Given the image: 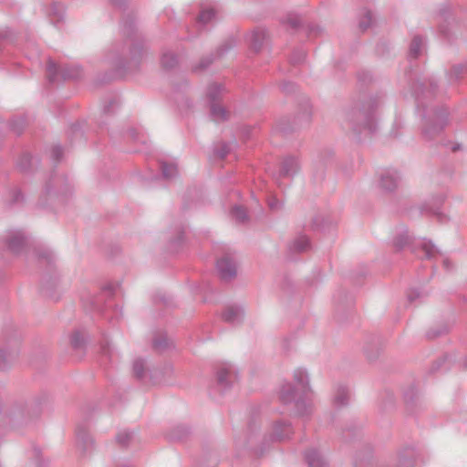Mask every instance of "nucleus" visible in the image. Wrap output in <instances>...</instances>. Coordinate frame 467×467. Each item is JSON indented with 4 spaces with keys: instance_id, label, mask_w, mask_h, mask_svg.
<instances>
[{
    "instance_id": "6e6d98bb",
    "label": "nucleus",
    "mask_w": 467,
    "mask_h": 467,
    "mask_svg": "<svg viewBox=\"0 0 467 467\" xmlns=\"http://www.w3.org/2000/svg\"><path fill=\"white\" fill-rule=\"evenodd\" d=\"M114 286L112 285H109L104 287L103 294H105L107 296H110L114 293Z\"/></svg>"
},
{
    "instance_id": "37998d69",
    "label": "nucleus",
    "mask_w": 467,
    "mask_h": 467,
    "mask_svg": "<svg viewBox=\"0 0 467 467\" xmlns=\"http://www.w3.org/2000/svg\"><path fill=\"white\" fill-rule=\"evenodd\" d=\"M420 212L423 213H432L434 215H436L438 217V219L442 222L443 221V218H445V215H443L441 212H440V207L439 206H436V207H428L426 204L422 205L421 208H420Z\"/></svg>"
},
{
    "instance_id": "c03bdc74",
    "label": "nucleus",
    "mask_w": 467,
    "mask_h": 467,
    "mask_svg": "<svg viewBox=\"0 0 467 467\" xmlns=\"http://www.w3.org/2000/svg\"><path fill=\"white\" fill-rule=\"evenodd\" d=\"M64 181L61 177L52 176L49 181L47 182L45 187V192L49 195L54 192V187L57 185V182Z\"/></svg>"
},
{
    "instance_id": "a19ab883",
    "label": "nucleus",
    "mask_w": 467,
    "mask_h": 467,
    "mask_svg": "<svg viewBox=\"0 0 467 467\" xmlns=\"http://www.w3.org/2000/svg\"><path fill=\"white\" fill-rule=\"evenodd\" d=\"M37 257L39 260H45L47 264H52L55 261L53 252L47 248L37 251Z\"/></svg>"
},
{
    "instance_id": "13d9d810",
    "label": "nucleus",
    "mask_w": 467,
    "mask_h": 467,
    "mask_svg": "<svg viewBox=\"0 0 467 467\" xmlns=\"http://www.w3.org/2000/svg\"><path fill=\"white\" fill-rule=\"evenodd\" d=\"M439 31L440 33L444 36V37H449V30L447 28V26H442L441 25L440 27H439Z\"/></svg>"
},
{
    "instance_id": "20e7f679",
    "label": "nucleus",
    "mask_w": 467,
    "mask_h": 467,
    "mask_svg": "<svg viewBox=\"0 0 467 467\" xmlns=\"http://www.w3.org/2000/svg\"><path fill=\"white\" fill-rule=\"evenodd\" d=\"M379 105L380 98H370L362 109L347 110L344 115V127L351 130L358 140L375 134L378 130L375 110Z\"/></svg>"
},
{
    "instance_id": "8fccbe9b",
    "label": "nucleus",
    "mask_w": 467,
    "mask_h": 467,
    "mask_svg": "<svg viewBox=\"0 0 467 467\" xmlns=\"http://www.w3.org/2000/svg\"><path fill=\"white\" fill-rule=\"evenodd\" d=\"M408 300L410 303H413L416 299L420 298L422 296V293L418 289H410L407 294Z\"/></svg>"
},
{
    "instance_id": "7ed1b4c3",
    "label": "nucleus",
    "mask_w": 467,
    "mask_h": 467,
    "mask_svg": "<svg viewBox=\"0 0 467 467\" xmlns=\"http://www.w3.org/2000/svg\"><path fill=\"white\" fill-rule=\"evenodd\" d=\"M296 386L289 382L282 385L279 391V399L284 404H295V413L304 417L311 412V405L307 402L310 393L309 376L306 369L296 368L293 373Z\"/></svg>"
},
{
    "instance_id": "a878e982",
    "label": "nucleus",
    "mask_w": 467,
    "mask_h": 467,
    "mask_svg": "<svg viewBox=\"0 0 467 467\" xmlns=\"http://www.w3.org/2000/svg\"><path fill=\"white\" fill-rule=\"evenodd\" d=\"M161 64L165 69H172L178 64V57L173 52L164 51L161 57Z\"/></svg>"
},
{
    "instance_id": "c756f323",
    "label": "nucleus",
    "mask_w": 467,
    "mask_h": 467,
    "mask_svg": "<svg viewBox=\"0 0 467 467\" xmlns=\"http://www.w3.org/2000/svg\"><path fill=\"white\" fill-rule=\"evenodd\" d=\"M26 126V119L23 116L16 117L9 122V128L16 134L19 135L22 133Z\"/></svg>"
},
{
    "instance_id": "2f4dec72",
    "label": "nucleus",
    "mask_w": 467,
    "mask_h": 467,
    "mask_svg": "<svg viewBox=\"0 0 467 467\" xmlns=\"http://www.w3.org/2000/svg\"><path fill=\"white\" fill-rule=\"evenodd\" d=\"M466 65H456L448 73L449 83H455L462 76V74L466 70Z\"/></svg>"
},
{
    "instance_id": "69168bd1",
    "label": "nucleus",
    "mask_w": 467,
    "mask_h": 467,
    "mask_svg": "<svg viewBox=\"0 0 467 467\" xmlns=\"http://www.w3.org/2000/svg\"><path fill=\"white\" fill-rule=\"evenodd\" d=\"M441 334V332H431V333H429L428 336L430 337H437Z\"/></svg>"
},
{
    "instance_id": "ea45409f",
    "label": "nucleus",
    "mask_w": 467,
    "mask_h": 467,
    "mask_svg": "<svg viewBox=\"0 0 467 467\" xmlns=\"http://www.w3.org/2000/svg\"><path fill=\"white\" fill-rule=\"evenodd\" d=\"M234 46V40L233 38L227 39L223 44H222L217 51L214 57H221L225 53H227L231 48Z\"/></svg>"
},
{
    "instance_id": "473e14b6",
    "label": "nucleus",
    "mask_w": 467,
    "mask_h": 467,
    "mask_svg": "<svg viewBox=\"0 0 467 467\" xmlns=\"http://www.w3.org/2000/svg\"><path fill=\"white\" fill-rule=\"evenodd\" d=\"M232 216L237 223H245L248 219L246 211L240 205H234L231 211Z\"/></svg>"
},
{
    "instance_id": "5701e85b",
    "label": "nucleus",
    "mask_w": 467,
    "mask_h": 467,
    "mask_svg": "<svg viewBox=\"0 0 467 467\" xmlns=\"http://www.w3.org/2000/svg\"><path fill=\"white\" fill-rule=\"evenodd\" d=\"M310 248L309 239L306 235L297 236L289 245L292 253H303Z\"/></svg>"
},
{
    "instance_id": "423d86ee",
    "label": "nucleus",
    "mask_w": 467,
    "mask_h": 467,
    "mask_svg": "<svg viewBox=\"0 0 467 467\" xmlns=\"http://www.w3.org/2000/svg\"><path fill=\"white\" fill-rule=\"evenodd\" d=\"M5 245L11 254L15 255L22 254L28 245L27 235L22 230H11L5 237Z\"/></svg>"
},
{
    "instance_id": "4c0bfd02",
    "label": "nucleus",
    "mask_w": 467,
    "mask_h": 467,
    "mask_svg": "<svg viewBox=\"0 0 467 467\" xmlns=\"http://www.w3.org/2000/svg\"><path fill=\"white\" fill-rule=\"evenodd\" d=\"M70 343L74 349H81L85 345V340L80 332L76 331L71 335Z\"/></svg>"
},
{
    "instance_id": "79ce46f5",
    "label": "nucleus",
    "mask_w": 467,
    "mask_h": 467,
    "mask_svg": "<svg viewBox=\"0 0 467 467\" xmlns=\"http://www.w3.org/2000/svg\"><path fill=\"white\" fill-rule=\"evenodd\" d=\"M153 348L158 351H163L169 348V340L166 336H162L153 340Z\"/></svg>"
},
{
    "instance_id": "e2e57ef3",
    "label": "nucleus",
    "mask_w": 467,
    "mask_h": 467,
    "mask_svg": "<svg viewBox=\"0 0 467 467\" xmlns=\"http://www.w3.org/2000/svg\"><path fill=\"white\" fill-rule=\"evenodd\" d=\"M406 78H408V81L410 83L413 80V76L411 70L406 74Z\"/></svg>"
},
{
    "instance_id": "39448f33",
    "label": "nucleus",
    "mask_w": 467,
    "mask_h": 467,
    "mask_svg": "<svg viewBox=\"0 0 467 467\" xmlns=\"http://www.w3.org/2000/svg\"><path fill=\"white\" fill-rule=\"evenodd\" d=\"M224 91V87L217 83H213L207 88L206 95L210 102V115L216 122L226 120L228 118V112L219 104Z\"/></svg>"
},
{
    "instance_id": "c9c22d12",
    "label": "nucleus",
    "mask_w": 467,
    "mask_h": 467,
    "mask_svg": "<svg viewBox=\"0 0 467 467\" xmlns=\"http://www.w3.org/2000/svg\"><path fill=\"white\" fill-rule=\"evenodd\" d=\"M129 136L135 141L146 144L147 137L139 128H132L129 130Z\"/></svg>"
},
{
    "instance_id": "0e129e2a",
    "label": "nucleus",
    "mask_w": 467,
    "mask_h": 467,
    "mask_svg": "<svg viewBox=\"0 0 467 467\" xmlns=\"http://www.w3.org/2000/svg\"><path fill=\"white\" fill-rule=\"evenodd\" d=\"M461 148V145L460 144H454L452 147H451V150L452 151H456L458 150H460Z\"/></svg>"
},
{
    "instance_id": "72a5a7b5",
    "label": "nucleus",
    "mask_w": 467,
    "mask_h": 467,
    "mask_svg": "<svg viewBox=\"0 0 467 467\" xmlns=\"http://www.w3.org/2000/svg\"><path fill=\"white\" fill-rule=\"evenodd\" d=\"M409 239L410 237L408 234L402 233L394 238L393 245L397 249V251H400L409 244Z\"/></svg>"
},
{
    "instance_id": "f03ea898",
    "label": "nucleus",
    "mask_w": 467,
    "mask_h": 467,
    "mask_svg": "<svg viewBox=\"0 0 467 467\" xmlns=\"http://www.w3.org/2000/svg\"><path fill=\"white\" fill-rule=\"evenodd\" d=\"M120 30L125 41L121 47H113L112 63L119 70H125L126 64L130 68L140 63L145 55V42L138 32L132 17H127L121 22Z\"/></svg>"
},
{
    "instance_id": "6ab92c4d",
    "label": "nucleus",
    "mask_w": 467,
    "mask_h": 467,
    "mask_svg": "<svg viewBox=\"0 0 467 467\" xmlns=\"http://www.w3.org/2000/svg\"><path fill=\"white\" fill-rule=\"evenodd\" d=\"M218 19L217 12L214 8H207L201 11L197 25L199 27H204L213 25Z\"/></svg>"
},
{
    "instance_id": "4468645a",
    "label": "nucleus",
    "mask_w": 467,
    "mask_h": 467,
    "mask_svg": "<svg viewBox=\"0 0 467 467\" xmlns=\"http://www.w3.org/2000/svg\"><path fill=\"white\" fill-rule=\"evenodd\" d=\"M76 438L78 446L84 452H87L93 445V440L84 426H78L76 430Z\"/></svg>"
},
{
    "instance_id": "a211bd4d",
    "label": "nucleus",
    "mask_w": 467,
    "mask_h": 467,
    "mask_svg": "<svg viewBox=\"0 0 467 467\" xmlns=\"http://www.w3.org/2000/svg\"><path fill=\"white\" fill-rule=\"evenodd\" d=\"M425 48V40L420 36H415L411 43L410 45L409 49V58L410 63L412 62V59H416L419 57L424 51Z\"/></svg>"
},
{
    "instance_id": "7c9ffc66",
    "label": "nucleus",
    "mask_w": 467,
    "mask_h": 467,
    "mask_svg": "<svg viewBox=\"0 0 467 467\" xmlns=\"http://www.w3.org/2000/svg\"><path fill=\"white\" fill-rule=\"evenodd\" d=\"M373 23V15L370 10L364 9L362 12V17H360L358 26L362 31L367 30Z\"/></svg>"
},
{
    "instance_id": "9b49d317",
    "label": "nucleus",
    "mask_w": 467,
    "mask_h": 467,
    "mask_svg": "<svg viewBox=\"0 0 467 467\" xmlns=\"http://www.w3.org/2000/svg\"><path fill=\"white\" fill-rule=\"evenodd\" d=\"M244 315V308L238 305H230L222 314L223 319L232 325L240 323Z\"/></svg>"
},
{
    "instance_id": "ddd939ff",
    "label": "nucleus",
    "mask_w": 467,
    "mask_h": 467,
    "mask_svg": "<svg viewBox=\"0 0 467 467\" xmlns=\"http://www.w3.org/2000/svg\"><path fill=\"white\" fill-rule=\"evenodd\" d=\"M417 246L419 248V252H416L417 254L426 259H434L440 254L439 249L430 240H420Z\"/></svg>"
},
{
    "instance_id": "f704fd0d",
    "label": "nucleus",
    "mask_w": 467,
    "mask_h": 467,
    "mask_svg": "<svg viewBox=\"0 0 467 467\" xmlns=\"http://www.w3.org/2000/svg\"><path fill=\"white\" fill-rule=\"evenodd\" d=\"M133 372L136 378L142 379L145 375V361L142 358L135 359L133 362Z\"/></svg>"
},
{
    "instance_id": "aec40b11",
    "label": "nucleus",
    "mask_w": 467,
    "mask_h": 467,
    "mask_svg": "<svg viewBox=\"0 0 467 467\" xmlns=\"http://www.w3.org/2000/svg\"><path fill=\"white\" fill-rule=\"evenodd\" d=\"M350 399V391L347 386L339 385L334 397V405L336 407H343L348 404Z\"/></svg>"
},
{
    "instance_id": "f257e3e1",
    "label": "nucleus",
    "mask_w": 467,
    "mask_h": 467,
    "mask_svg": "<svg viewBox=\"0 0 467 467\" xmlns=\"http://www.w3.org/2000/svg\"><path fill=\"white\" fill-rule=\"evenodd\" d=\"M411 95L415 98L417 108L423 110L422 136L427 140L438 137L448 124V111L444 108L425 109L424 99H430L435 96L437 83L434 78H429L424 82L411 83Z\"/></svg>"
},
{
    "instance_id": "2eb2a0df",
    "label": "nucleus",
    "mask_w": 467,
    "mask_h": 467,
    "mask_svg": "<svg viewBox=\"0 0 467 467\" xmlns=\"http://www.w3.org/2000/svg\"><path fill=\"white\" fill-rule=\"evenodd\" d=\"M305 459L308 467H325L326 458L317 449H309L305 452Z\"/></svg>"
},
{
    "instance_id": "774afa93",
    "label": "nucleus",
    "mask_w": 467,
    "mask_h": 467,
    "mask_svg": "<svg viewBox=\"0 0 467 467\" xmlns=\"http://www.w3.org/2000/svg\"><path fill=\"white\" fill-rule=\"evenodd\" d=\"M463 367L467 368V357L464 358Z\"/></svg>"
},
{
    "instance_id": "58836bf2",
    "label": "nucleus",
    "mask_w": 467,
    "mask_h": 467,
    "mask_svg": "<svg viewBox=\"0 0 467 467\" xmlns=\"http://www.w3.org/2000/svg\"><path fill=\"white\" fill-rule=\"evenodd\" d=\"M306 53L303 48L296 49L290 57V62L293 65H298L306 59Z\"/></svg>"
},
{
    "instance_id": "de8ad7c7",
    "label": "nucleus",
    "mask_w": 467,
    "mask_h": 467,
    "mask_svg": "<svg viewBox=\"0 0 467 467\" xmlns=\"http://www.w3.org/2000/svg\"><path fill=\"white\" fill-rule=\"evenodd\" d=\"M213 59H214L213 56H212L211 57H209L202 58L200 61V63L193 67V71L197 72V71L207 68L212 64Z\"/></svg>"
},
{
    "instance_id": "cd10ccee",
    "label": "nucleus",
    "mask_w": 467,
    "mask_h": 467,
    "mask_svg": "<svg viewBox=\"0 0 467 467\" xmlns=\"http://www.w3.org/2000/svg\"><path fill=\"white\" fill-rule=\"evenodd\" d=\"M35 161V158L30 153H23L17 161V166L22 171H28L33 162Z\"/></svg>"
},
{
    "instance_id": "5fc2aeb1",
    "label": "nucleus",
    "mask_w": 467,
    "mask_h": 467,
    "mask_svg": "<svg viewBox=\"0 0 467 467\" xmlns=\"http://www.w3.org/2000/svg\"><path fill=\"white\" fill-rule=\"evenodd\" d=\"M282 90L286 93L291 92L292 90H294V84L290 82L283 83Z\"/></svg>"
},
{
    "instance_id": "338daca9",
    "label": "nucleus",
    "mask_w": 467,
    "mask_h": 467,
    "mask_svg": "<svg viewBox=\"0 0 467 467\" xmlns=\"http://www.w3.org/2000/svg\"><path fill=\"white\" fill-rule=\"evenodd\" d=\"M5 36L0 32V45L2 44L3 41H5Z\"/></svg>"
},
{
    "instance_id": "4d7b16f0",
    "label": "nucleus",
    "mask_w": 467,
    "mask_h": 467,
    "mask_svg": "<svg viewBox=\"0 0 467 467\" xmlns=\"http://www.w3.org/2000/svg\"><path fill=\"white\" fill-rule=\"evenodd\" d=\"M442 265L446 271H450L452 268V264L449 258H443Z\"/></svg>"
},
{
    "instance_id": "c85d7f7f",
    "label": "nucleus",
    "mask_w": 467,
    "mask_h": 467,
    "mask_svg": "<svg viewBox=\"0 0 467 467\" xmlns=\"http://www.w3.org/2000/svg\"><path fill=\"white\" fill-rule=\"evenodd\" d=\"M47 74L50 83H54L58 80L59 69L57 65L51 58H48L47 60Z\"/></svg>"
},
{
    "instance_id": "3c124183",
    "label": "nucleus",
    "mask_w": 467,
    "mask_h": 467,
    "mask_svg": "<svg viewBox=\"0 0 467 467\" xmlns=\"http://www.w3.org/2000/svg\"><path fill=\"white\" fill-rule=\"evenodd\" d=\"M112 348L109 342L103 343L101 345V353L103 356L109 357V358H112Z\"/></svg>"
},
{
    "instance_id": "09e8293b",
    "label": "nucleus",
    "mask_w": 467,
    "mask_h": 467,
    "mask_svg": "<svg viewBox=\"0 0 467 467\" xmlns=\"http://www.w3.org/2000/svg\"><path fill=\"white\" fill-rule=\"evenodd\" d=\"M230 151V147L227 143H223L219 149L215 150V154L220 157L221 159H223L227 156V154Z\"/></svg>"
},
{
    "instance_id": "412c9836",
    "label": "nucleus",
    "mask_w": 467,
    "mask_h": 467,
    "mask_svg": "<svg viewBox=\"0 0 467 467\" xmlns=\"http://www.w3.org/2000/svg\"><path fill=\"white\" fill-rule=\"evenodd\" d=\"M4 202L8 207L12 208L24 202V195L19 189L14 188L5 193Z\"/></svg>"
},
{
    "instance_id": "b1692460",
    "label": "nucleus",
    "mask_w": 467,
    "mask_h": 467,
    "mask_svg": "<svg viewBox=\"0 0 467 467\" xmlns=\"http://www.w3.org/2000/svg\"><path fill=\"white\" fill-rule=\"evenodd\" d=\"M161 175L166 180H171L178 175V168L174 162L161 161Z\"/></svg>"
},
{
    "instance_id": "bf43d9fd",
    "label": "nucleus",
    "mask_w": 467,
    "mask_h": 467,
    "mask_svg": "<svg viewBox=\"0 0 467 467\" xmlns=\"http://www.w3.org/2000/svg\"><path fill=\"white\" fill-rule=\"evenodd\" d=\"M34 453H35V456H36V464L41 465V462H40V450L36 448L34 450Z\"/></svg>"
},
{
    "instance_id": "6e6552de",
    "label": "nucleus",
    "mask_w": 467,
    "mask_h": 467,
    "mask_svg": "<svg viewBox=\"0 0 467 467\" xmlns=\"http://www.w3.org/2000/svg\"><path fill=\"white\" fill-rule=\"evenodd\" d=\"M401 181V176L396 169H386L379 176V187L385 192H394Z\"/></svg>"
},
{
    "instance_id": "680f3d73",
    "label": "nucleus",
    "mask_w": 467,
    "mask_h": 467,
    "mask_svg": "<svg viewBox=\"0 0 467 467\" xmlns=\"http://www.w3.org/2000/svg\"><path fill=\"white\" fill-rule=\"evenodd\" d=\"M91 305L93 306L94 309H97L99 311H102V309L100 308L99 305V301L97 298L93 299L91 301Z\"/></svg>"
},
{
    "instance_id": "e433bc0d",
    "label": "nucleus",
    "mask_w": 467,
    "mask_h": 467,
    "mask_svg": "<svg viewBox=\"0 0 467 467\" xmlns=\"http://www.w3.org/2000/svg\"><path fill=\"white\" fill-rule=\"evenodd\" d=\"M133 436H134L133 432L129 431H122L117 435L116 439L119 445H121L122 447H126L129 445V443L132 440Z\"/></svg>"
},
{
    "instance_id": "4be33fe9",
    "label": "nucleus",
    "mask_w": 467,
    "mask_h": 467,
    "mask_svg": "<svg viewBox=\"0 0 467 467\" xmlns=\"http://www.w3.org/2000/svg\"><path fill=\"white\" fill-rule=\"evenodd\" d=\"M267 33L266 30L264 28H256L254 31H252L250 35V43L253 47V48L256 51H258L262 47L266 39Z\"/></svg>"
},
{
    "instance_id": "0eeeda50",
    "label": "nucleus",
    "mask_w": 467,
    "mask_h": 467,
    "mask_svg": "<svg viewBox=\"0 0 467 467\" xmlns=\"http://www.w3.org/2000/svg\"><path fill=\"white\" fill-rule=\"evenodd\" d=\"M237 378L238 372L232 364H223L216 372L217 386L222 391L231 388Z\"/></svg>"
},
{
    "instance_id": "1a4fd4ad",
    "label": "nucleus",
    "mask_w": 467,
    "mask_h": 467,
    "mask_svg": "<svg viewBox=\"0 0 467 467\" xmlns=\"http://www.w3.org/2000/svg\"><path fill=\"white\" fill-rule=\"evenodd\" d=\"M216 268L220 277L223 280H229L234 277L237 273L234 260L228 255H225L217 261Z\"/></svg>"
},
{
    "instance_id": "393cba45",
    "label": "nucleus",
    "mask_w": 467,
    "mask_h": 467,
    "mask_svg": "<svg viewBox=\"0 0 467 467\" xmlns=\"http://www.w3.org/2000/svg\"><path fill=\"white\" fill-rule=\"evenodd\" d=\"M61 78L66 79H77L81 77L82 75V68L78 66H67L62 68L61 72Z\"/></svg>"
},
{
    "instance_id": "603ef678",
    "label": "nucleus",
    "mask_w": 467,
    "mask_h": 467,
    "mask_svg": "<svg viewBox=\"0 0 467 467\" xmlns=\"http://www.w3.org/2000/svg\"><path fill=\"white\" fill-rule=\"evenodd\" d=\"M268 205L271 210H277L281 206L279 201L276 198L269 199Z\"/></svg>"
},
{
    "instance_id": "bb28decb",
    "label": "nucleus",
    "mask_w": 467,
    "mask_h": 467,
    "mask_svg": "<svg viewBox=\"0 0 467 467\" xmlns=\"http://www.w3.org/2000/svg\"><path fill=\"white\" fill-rule=\"evenodd\" d=\"M16 357V352L9 351L6 348L0 349V369L5 370L9 368L11 361Z\"/></svg>"
},
{
    "instance_id": "052dcab7",
    "label": "nucleus",
    "mask_w": 467,
    "mask_h": 467,
    "mask_svg": "<svg viewBox=\"0 0 467 467\" xmlns=\"http://www.w3.org/2000/svg\"><path fill=\"white\" fill-rule=\"evenodd\" d=\"M112 5H116V6H119V7H121L123 5V4L127 1V0H109Z\"/></svg>"
},
{
    "instance_id": "9d476101",
    "label": "nucleus",
    "mask_w": 467,
    "mask_h": 467,
    "mask_svg": "<svg viewBox=\"0 0 467 467\" xmlns=\"http://www.w3.org/2000/svg\"><path fill=\"white\" fill-rule=\"evenodd\" d=\"M293 434V428L288 421L277 420L273 426V431L270 435L272 441H281L289 439Z\"/></svg>"
},
{
    "instance_id": "f8f14e48",
    "label": "nucleus",
    "mask_w": 467,
    "mask_h": 467,
    "mask_svg": "<svg viewBox=\"0 0 467 467\" xmlns=\"http://www.w3.org/2000/svg\"><path fill=\"white\" fill-rule=\"evenodd\" d=\"M300 168L299 161L293 156L285 157L280 165L279 177H292Z\"/></svg>"
},
{
    "instance_id": "dca6fc26",
    "label": "nucleus",
    "mask_w": 467,
    "mask_h": 467,
    "mask_svg": "<svg viewBox=\"0 0 467 467\" xmlns=\"http://www.w3.org/2000/svg\"><path fill=\"white\" fill-rule=\"evenodd\" d=\"M416 457L414 447L409 446L402 449L398 455L400 467H412Z\"/></svg>"
},
{
    "instance_id": "864d4df0",
    "label": "nucleus",
    "mask_w": 467,
    "mask_h": 467,
    "mask_svg": "<svg viewBox=\"0 0 467 467\" xmlns=\"http://www.w3.org/2000/svg\"><path fill=\"white\" fill-rule=\"evenodd\" d=\"M358 79L362 82H367L371 79V75L368 72H362L358 74Z\"/></svg>"
},
{
    "instance_id": "f3484780",
    "label": "nucleus",
    "mask_w": 467,
    "mask_h": 467,
    "mask_svg": "<svg viewBox=\"0 0 467 467\" xmlns=\"http://www.w3.org/2000/svg\"><path fill=\"white\" fill-rule=\"evenodd\" d=\"M64 16L65 9L63 5L57 2L52 3L48 10V16L51 23L55 26L59 27L60 23H62L64 20Z\"/></svg>"
},
{
    "instance_id": "49530a36",
    "label": "nucleus",
    "mask_w": 467,
    "mask_h": 467,
    "mask_svg": "<svg viewBox=\"0 0 467 467\" xmlns=\"http://www.w3.org/2000/svg\"><path fill=\"white\" fill-rule=\"evenodd\" d=\"M50 155L55 162H58L63 155V149L60 145H55L52 147Z\"/></svg>"
},
{
    "instance_id": "a18cd8bd",
    "label": "nucleus",
    "mask_w": 467,
    "mask_h": 467,
    "mask_svg": "<svg viewBox=\"0 0 467 467\" xmlns=\"http://www.w3.org/2000/svg\"><path fill=\"white\" fill-rule=\"evenodd\" d=\"M285 24L292 29H296L301 26V19L296 15L288 16L285 19Z\"/></svg>"
}]
</instances>
